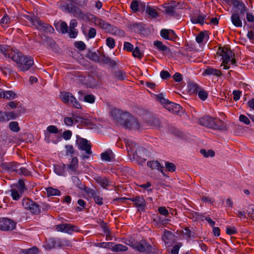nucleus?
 Masks as SVG:
<instances>
[{"label":"nucleus","instance_id":"nucleus-15","mask_svg":"<svg viewBox=\"0 0 254 254\" xmlns=\"http://www.w3.org/2000/svg\"><path fill=\"white\" fill-rule=\"evenodd\" d=\"M134 203V205L138 208L139 211L144 210L146 206V202L142 196H137L134 197L128 198Z\"/></svg>","mask_w":254,"mask_h":254},{"label":"nucleus","instance_id":"nucleus-41","mask_svg":"<svg viewBox=\"0 0 254 254\" xmlns=\"http://www.w3.org/2000/svg\"><path fill=\"white\" fill-rule=\"evenodd\" d=\"M14 188L17 189L18 190H20V192H24V191L26 190L24 182L23 180H19L17 184Z\"/></svg>","mask_w":254,"mask_h":254},{"label":"nucleus","instance_id":"nucleus-51","mask_svg":"<svg viewBox=\"0 0 254 254\" xmlns=\"http://www.w3.org/2000/svg\"><path fill=\"white\" fill-rule=\"evenodd\" d=\"M84 101L85 102L93 104L95 102V97L91 94L86 95L84 97Z\"/></svg>","mask_w":254,"mask_h":254},{"label":"nucleus","instance_id":"nucleus-3","mask_svg":"<svg viewBox=\"0 0 254 254\" xmlns=\"http://www.w3.org/2000/svg\"><path fill=\"white\" fill-rule=\"evenodd\" d=\"M127 243L135 251L139 253L149 254L155 252V249L153 248L150 244L144 239L140 241H129Z\"/></svg>","mask_w":254,"mask_h":254},{"label":"nucleus","instance_id":"nucleus-53","mask_svg":"<svg viewBox=\"0 0 254 254\" xmlns=\"http://www.w3.org/2000/svg\"><path fill=\"white\" fill-rule=\"evenodd\" d=\"M157 99L164 105V106L169 101L165 98L164 95L162 93L156 95Z\"/></svg>","mask_w":254,"mask_h":254},{"label":"nucleus","instance_id":"nucleus-11","mask_svg":"<svg viewBox=\"0 0 254 254\" xmlns=\"http://www.w3.org/2000/svg\"><path fill=\"white\" fill-rule=\"evenodd\" d=\"M15 223L11 219L7 218H0V230L2 231H10L15 228Z\"/></svg>","mask_w":254,"mask_h":254},{"label":"nucleus","instance_id":"nucleus-55","mask_svg":"<svg viewBox=\"0 0 254 254\" xmlns=\"http://www.w3.org/2000/svg\"><path fill=\"white\" fill-rule=\"evenodd\" d=\"M74 5L72 4H65L61 6L62 9L63 11H64L65 12H67L69 13H71L72 10V8L73 7Z\"/></svg>","mask_w":254,"mask_h":254},{"label":"nucleus","instance_id":"nucleus-16","mask_svg":"<svg viewBox=\"0 0 254 254\" xmlns=\"http://www.w3.org/2000/svg\"><path fill=\"white\" fill-rule=\"evenodd\" d=\"M161 36L165 40L175 41L177 36L175 32L171 29H163L160 31Z\"/></svg>","mask_w":254,"mask_h":254},{"label":"nucleus","instance_id":"nucleus-22","mask_svg":"<svg viewBox=\"0 0 254 254\" xmlns=\"http://www.w3.org/2000/svg\"><path fill=\"white\" fill-rule=\"evenodd\" d=\"M94 179L96 182L104 189H107L108 187L111 185V182L105 177L96 176Z\"/></svg>","mask_w":254,"mask_h":254},{"label":"nucleus","instance_id":"nucleus-6","mask_svg":"<svg viewBox=\"0 0 254 254\" xmlns=\"http://www.w3.org/2000/svg\"><path fill=\"white\" fill-rule=\"evenodd\" d=\"M76 143L79 149L85 151L86 154H82V158L83 159H88L89 155L92 154L90 143L87 139L82 138H78Z\"/></svg>","mask_w":254,"mask_h":254},{"label":"nucleus","instance_id":"nucleus-21","mask_svg":"<svg viewBox=\"0 0 254 254\" xmlns=\"http://www.w3.org/2000/svg\"><path fill=\"white\" fill-rule=\"evenodd\" d=\"M1 167L4 170L16 173L18 164L15 162L2 163L1 164Z\"/></svg>","mask_w":254,"mask_h":254},{"label":"nucleus","instance_id":"nucleus-25","mask_svg":"<svg viewBox=\"0 0 254 254\" xmlns=\"http://www.w3.org/2000/svg\"><path fill=\"white\" fill-rule=\"evenodd\" d=\"M108 32L112 35L120 37H124L125 35V32L123 30L112 25H111Z\"/></svg>","mask_w":254,"mask_h":254},{"label":"nucleus","instance_id":"nucleus-20","mask_svg":"<svg viewBox=\"0 0 254 254\" xmlns=\"http://www.w3.org/2000/svg\"><path fill=\"white\" fill-rule=\"evenodd\" d=\"M202 75L203 76L214 75L217 77H220L222 75V72L219 69L214 68L210 66H207L206 68L203 70L202 72Z\"/></svg>","mask_w":254,"mask_h":254},{"label":"nucleus","instance_id":"nucleus-47","mask_svg":"<svg viewBox=\"0 0 254 254\" xmlns=\"http://www.w3.org/2000/svg\"><path fill=\"white\" fill-rule=\"evenodd\" d=\"M246 211L248 213V216L254 220V205H249Z\"/></svg>","mask_w":254,"mask_h":254},{"label":"nucleus","instance_id":"nucleus-17","mask_svg":"<svg viewBox=\"0 0 254 254\" xmlns=\"http://www.w3.org/2000/svg\"><path fill=\"white\" fill-rule=\"evenodd\" d=\"M71 13L73 16L82 20L86 21L90 19V15L91 14L89 13H84L81 10L77 7L74 6L72 8Z\"/></svg>","mask_w":254,"mask_h":254},{"label":"nucleus","instance_id":"nucleus-48","mask_svg":"<svg viewBox=\"0 0 254 254\" xmlns=\"http://www.w3.org/2000/svg\"><path fill=\"white\" fill-rule=\"evenodd\" d=\"M132 51V55L134 58H137L139 59H141L143 56V54L140 52V51L138 47H136Z\"/></svg>","mask_w":254,"mask_h":254},{"label":"nucleus","instance_id":"nucleus-62","mask_svg":"<svg viewBox=\"0 0 254 254\" xmlns=\"http://www.w3.org/2000/svg\"><path fill=\"white\" fill-rule=\"evenodd\" d=\"M67 25L65 22H62L60 25V29L62 33H66L67 32Z\"/></svg>","mask_w":254,"mask_h":254},{"label":"nucleus","instance_id":"nucleus-63","mask_svg":"<svg viewBox=\"0 0 254 254\" xmlns=\"http://www.w3.org/2000/svg\"><path fill=\"white\" fill-rule=\"evenodd\" d=\"M47 130L50 133H57L58 132V129L55 126H49L47 128Z\"/></svg>","mask_w":254,"mask_h":254},{"label":"nucleus","instance_id":"nucleus-61","mask_svg":"<svg viewBox=\"0 0 254 254\" xmlns=\"http://www.w3.org/2000/svg\"><path fill=\"white\" fill-rule=\"evenodd\" d=\"M124 49L127 52H131L133 50V46L128 42H125L124 44Z\"/></svg>","mask_w":254,"mask_h":254},{"label":"nucleus","instance_id":"nucleus-13","mask_svg":"<svg viewBox=\"0 0 254 254\" xmlns=\"http://www.w3.org/2000/svg\"><path fill=\"white\" fill-rule=\"evenodd\" d=\"M17 51H14L9 46L0 45V54L3 55L6 58H10L12 60L14 55L16 54Z\"/></svg>","mask_w":254,"mask_h":254},{"label":"nucleus","instance_id":"nucleus-58","mask_svg":"<svg viewBox=\"0 0 254 254\" xmlns=\"http://www.w3.org/2000/svg\"><path fill=\"white\" fill-rule=\"evenodd\" d=\"M165 167L169 172H174L176 170V166L175 165L172 163L169 162H167L165 163Z\"/></svg>","mask_w":254,"mask_h":254},{"label":"nucleus","instance_id":"nucleus-46","mask_svg":"<svg viewBox=\"0 0 254 254\" xmlns=\"http://www.w3.org/2000/svg\"><path fill=\"white\" fill-rule=\"evenodd\" d=\"M90 19L91 20L93 21L94 24L100 27H101L102 23L103 21V19L97 18L96 16H95L94 15H92V14H91V15H90Z\"/></svg>","mask_w":254,"mask_h":254},{"label":"nucleus","instance_id":"nucleus-31","mask_svg":"<svg viewBox=\"0 0 254 254\" xmlns=\"http://www.w3.org/2000/svg\"><path fill=\"white\" fill-rule=\"evenodd\" d=\"M127 247L122 244H114L112 245L111 250L114 252H124L127 250Z\"/></svg>","mask_w":254,"mask_h":254},{"label":"nucleus","instance_id":"nucleus-38","mask_svg":"<svg viewBox=\"0 0 254 254\" xmlns=\"http://www.w3.org/2000/svg\"><path fill=\"white\" fill-rule=\"evenodd\" d=\"M205 18V16L204 15H198L194 16L191 20L193 23H199L201 25H203L204 23Z\"/></svg>","mask_w":254,"mask_h":254},{"label":"nucleus","instance_id":"nucleus-1","mask_svg":"<svg viewBox=\"0 0 254 254\" xmlns=\"http://www.w3.org/2000/svg\"><path fill=\"white\" fill-rule=\"evenodd\" d=\"M12 61L16 64L20 71H26L34 64L33 59L28 56H24L19 51L12 58Z\"/></svg>","mask_w":254,"mask_h":254},{"label":"nucleus","instance_id":"nucleus-56","mask_svg":"<svg viewBox=\"0 0 254 254\" xmlns=\"http://www.w3.org/2000/svg\"><path fill=\"white\" fill-rule=\"evenodd\" d=\"M66 149V154L67 155H72L74 153V149L72 145H66L65 146Z\"/></svg>","mask_w":254,"mask_h":254},{"label":"nucleus","instance_id":"nucleus-12","mask_svg":"<svg viewBox=\"0 0 254 254\" xmlns=\"http://www.w3.org/2000/svg\"><path fill=\"white\" fill-rule=\"evenodd\" d=\"M56 230L61 232H64L71 234L73 232H77V227L69 224H62L56 226Z\"/></svg>","mask_w":254,"mask_h":254},{"label":"nucleus","instance_id":"nucleus-50","mask_svg":"<svg viewBox=\"0 0 254 254\" xmlns=\"http://www.w3.org/2000/svg\"><path fill=\"white\" fill-rule=\"evenodd\" d=\"M16 173L19 175H23L24 176L30 175V171L24 167H20L19 168H17Z\"/></svg>","mask_w":254,"mask_h":254},{"label":"nucleus","instance_id":"nucleus-19","mask_svg":"<svg viewBox=\"0 0 254 254\" xmlns=\"http://www.w3.org/2000/svg\"><path fill=\"white\" fill-rule=\"evenodd\" d=\"M164 107L170 112L174 114L179 113L181 109V107L179 104H175L170 101L167 102Z\"/></svg>","mask_w":254,"mask_h":254},{"label":"nucleus","instance_id":"nucleus-27","mask_svg":"<svg viewBox=\"0 0 254 254\" xmlns=\"http://www.w3.org/2000/svg\"><path fill=\"white\" fill-rule=\"evenodd\" d=\"M101 158L103 161L110 162L114 159V154L111 150H108L101 154Z\"/></svg>","mask_w":254,"mask_h":254},{"label":"nucleus","instance_id":"nucleus-49","mask_svg":"<svg viewBox=\"0 0 254 254\" xmlns=\"http://www.w3.org/2000/svg\"><path fill=\"white\" fill-rule=\"evenodd\" d=\"M114 245L113 243L111 242H102V243H99L96 244V246L98 247H101L103 248H107V249H111L112 247V245Z\"/></svg>","mask_w":254,"mask_h":254},{"label":"nucleus","instance_id":"nucleus-10","mask_svg":"<svg viewBox=\"0 0 254 254\" xmlns=\"http://www.w3.org/2000/svg\"><path fill=\"white\" fill-rule=\"evenodd\" d=\"M110 113L113 119L121 124H123L126 118L129 116V113L122 112V111L116 108L113 109Z\"/></svg>","mask_w":254,"mask_h":254},{"label":"nucleus","instance_id":"nucleus-54","mask_svg":"<svg viewBox=\"0 0 254 254\" xmlns=\"http://www.w3.org/2000/svg\"><path fill=\"white\" fill-rule=\"evenodd\" d=\"M198 96L202 100H205L208 96L207 93L204 90H200L198 92Z\"/></svg>","mask_w":254,"mask_h":254},{"label":"nucleus","instance_id":"nucleus-24","mask_svg":"<svg viewBox=\"0 0 254 254\" xmlns=\"http://www.w3.org/2000/svg\"><path fill=\"white\" fill-rule=\"evenodd\" d=\"M16 97V94L11 90L4 91L0 89V98H3L8 100H12Z\"/></svg>","mask_w":254,"mask_h":254},{"label":"nucleus","instance_id":"nucleus-34","mask_svg":"<svg viewBox=\"0 0 254 254\" xmlns=\"http://www.w3.org/2000/svg\"><path fill=\"white\" fill-rule=\"evenodd\" d=\"M114 75L115 78L119 80H124L126 78V73L121 70L115 71Z\"/></svg>","mask_w":254,"mask_h":254},{"label":"nucleus","instance_id":"nucleus-42","mask_svg":"<svg viewBox=\"0 0 254 254\" xmlns=\"http://www.w3.org/2000/svg\"><path fill=\"white\" fill-rule=\"evenodd\" d=\"M200 152L204 157H213L215 155V152L212 150H206L204 149H201L200 150Z\"/></svg>","mask_w":254,"mask_h":254},{"label":"nucleus","instance_id":"nucleus-29","mask_svg":"<svg viewBox=\"0 0 254 254\" xmlns=\"http://www.w3.org/2000/svg\"><path fill=\"white\" fill-rule=\"evenodd\" d=\"M20 115L19 113L10 112H4V122H8L10 120L15 119Z\"/></svg>","mask_w":254,"mask_h":254},{"label":"nucleus","instance_id":"nucleus-44","mask_svg":"<svg viewBox=\"0 0 254 254\" xmlns=\"http://www.w3.org/2000/svg\"><path fill=\"white\" fill-rule=\"evenodd\" d=\"M147 166L149 167L152 168V169H160V168H162V167L160 166L159 162L158 161H148L147 162Z\"/></svg>","mask_w":254,"mask_h":254},{"label":"nucleus","instance_id":"nucleus-39","mask_svg":"<svg viewBox=\"0 0 254 254\" xmlns=\"http://www.w3.org/2000/svg\"><path fill=\"white\" fill-rule=\"evenodd\" d=\"M48 196L60 195V191L56 189L50 187L46 189Z\"/></svg>","mask_w":254,"mask_h":254},{"label":"nucleus","instance_id":"nucleus-14","mask_svg":"<svg viewBox=\"0 0 254 254\" xmlns=\"http://www.w3.org/2000/svg\"><path fill=\"white\" fill-rule=\"evenodd\" d=\"M85 192L89 196H91L94 199L96 204L99 205H101L103 204V198L100 196L98 191L89 188L86 189Z\"/></svg>","mask_w":254,"mask_h":254},{"label":"nucleus","instance_id":"nucleus-32","mask_svg":"<svg viewBox=\"0 0 254 254\" xmlns=\"http://www.w3.org/2000/svg\"><path fill=\"white\" fill-rule=\"evenodd\" d=\"M11 196L12 199L14 200H18L21 197L23 192H20L17 189H15L14 187L12 188L10 190Z\"/></svg>","mask_w":254,"mask_h":254},{"label":"nucleus","instance_id":"nucleus-59","mask_svg":"<svg viewBox=\"0 0 254 254\" xmlns=\"http://www.w3.org/2000/svg\"><path fill=\"white\" fill-rule=\"evenodd\" d=\"M9 23L10 18L7 15H4L1 19L0 24L3 27H5Z\"/></svg>","mask_w":254,"mask_h":254},{"label":"nucleus","instance_id":"nucleus-35","mask_svg":"<svg viewBox=\"0 0 254 254\" xmlns=\"http://www.w3.org/2000/svg\"><path fill=\"white\" fill-rule=\"evenodd\" d=\"M163 7L164 9V12L166 14L172 16H174L175 14V10L171 4L169 5H163Z\"/></svg>","mask_w":254,"mask_h":254},{"label":"nucleus","instance_id":"nucleus-2","mask_svg":"<svg viewBox=\"0 0 254 254\" xmlns=\"http://www.w3.org/2000/svg\"><path fill=\"white\" fill-rule=\"evenodd\" d=\"M198 124L214 129L223 130L226 128L223 122L218 118H213L208 116H205L198 120Z\"/></svg>","mask_w":254,"mask_h":254},{"label":"nucleus","instance_id":"nucleus-43","mask_svg":"<svg viewBox=\"0 0 254 254\" xmlns=\"http://www.w3.org/2000/svg\"><path fill=\"white\" fill-rule=\"evenodd\" d=\"M9 127L10 129L13 132H18L20 130L18 123L17 122H11L9 124Z\"/></svg>","mask_w":254,"mask_h":254},{"label":"nucleus","instance_id":"nucleus-60","mask_svg":"<svg viewBox=\"0 0 254 254\" xmlns=\"http://www.w3.org/2000/svg\"><path fill=\"white\" fill-rule=\"evenodd\" d=\"M184 4L180 3L178 1H174L171 4V5L173 7V8L176 10V9H181L184 8Z\"/></svg>","mask_w":254,"mask_h":254},{"label":"nucleus","instance_id":"nucleus-26","mask_svg":"<svg viewBox=\"0 0 254 254\" xmlns=\"http://www.w3.org/2000/svg\"><path fill=\"white\" fill-rule=\"evenodd\" d=\"M146 13L150 18H155L159 16V13L155 7L148 5L146 7Z\"/></svg>","mask_w":254,"mask_h":254},{"label":"nucleus","instance_id":"nucleus-36","mask_svg":"<svg viewBox=\"0 0 254 254\" xmlns=\"http://www.w3.org/2000/svg\"><path fill=\"white\" fill-rule=\"evenodd\" d=\"M153 44L154 46L156 47L159 51L164 52L168 50L167 47L164 45L163 43L160 41H155Z\"/></svg>","mask_w":254,"mask_h":254},{"label":"nucleus","instance_id":"nucleus-28","mask_svg":"<svg viewBox=\"0 0 254 254\" xmlns=\"http://www.w3.org/2000/svg\"><path fill=\"white\" fill-rule=\"evenodd\" d=\"M232 23L236 27H241L242 26V21L240 19V16L237 13L232 14L231 17Z\"/></svg>","mask_w":254,"mask_h":254},{"label":"nucleus","instance_id":"nucleus-45","mask_svg":"<svg viewBox=\"0 0 254 254\" xmlns=\"http://www.w3.org/2000/svg\"><path fill=\"white\" fill-rule=\"evenodd\" d=\"M22 253L24 254H37L39 253V250L36 247H32L28 249L22 250Z\"/></svg>","mask_w":254,"mask_h":254},{"label":"nucleus","instance_id":"nucleus-7","mask_svg":"<svg viewBox=\"0 0 254 254\" xmlns=\"http://www.w3.org/2000/svg\"><path fill=\"white\" fill-rule=\"evenodd\" d=\"M22 204L24 208L34 214H38L41 212V207L36 202L28 198L22 199Z\"/></svg>","mask_w":254,"mask_h":254},{"label":"nucleus","instance_id":"nucleus-4","mask_svg":"<svg viewBox=\"0 0 254 254\" xmlns=\"http://www.w3.org/2000/svg\"><path fill=\"white\" fill-rule=\"evenodd\" d=\"M23 17L29 21L33 26L39 30H43L47 33H52L54 32V29L50 24L45 23L40 20L33 14L28 13L23 15Z\"/></svg>","mask_w":254,"mask_h":254},{"label":"nucleus","instance_id":"nucleus-52","mask_svg":"<svg viewBox=\"0 0 254 254\" xmlns=\"http://www.w3.org/2000/svg\"><path fill=\"white\" fill-rule=\"evenodd\" d=\"M107 46L110 49H113L115 46V40L111 37H108L106 40Z\"/></svg>","mask_w":254,"mask_h":254},{"label":"nucleus","instance_id":"nucleus-23","mask_svg":"<svg viewBox=\"0 0 254 254\" xmlns=\"http://www.w3.org/2000/svg\"><path fill=\"white\" fill-rule=\"evenodd\" d=\"M78 160L76 157L71 159L70 164L67 165V168L70 171L73 173L74 174L78 175L79 172L77 170L78 167Z\"/></svg>","mask_w":254,"mask_h":254},{"label":"nucleus","instance_id":"nucleus-5","mask_svg":"<svg viewBox=\"0 0 254 254\" xmlns=\"http://www.w3.org/2000/svg\"><path fill=\"white\" fill-rule=\"evenodd\" d=\"M217 54L222 57V64L221 66H223L224 69H228L230 66L228 64L230 62L231 59L234 57V53L229 48L224 47L223 48L220 47L218 49Z\"/></svg>","mask_w":254,"mask_h":254},{"label":"nucleus","instance_id":"nucleus-9","mask_svg":"<svg viewBox=\"0 0 254 254\" xmlns=\"http://www.w3.org/2000/svg\"><path fill=\"white\" fill-rule=\"evenodd\" d=\"M123 125L128 129H135L138 131L143 128L142 125H140L138 121L132 117L130 114L123 122Z\"/></svg>","mask_w":254,"mask_h":254},{"label":"nucleus","instance_id":"nucleus-30","mask_svg":"<svg viewBox=\"0 0 254 254\" xmlns=\"http://www.w3.org/2000/svg\"><path fill=\"white\" fill-rule=\"evenodd\" d=\"M65 165L62 164L54 166L55 172L59 175L64 176L65 174Z\"/></svg>","mask_w":254,"mask_h":254},{"label":"nucleus","instance_id":"nucleus-18","mask_svg":"<svg viewBox=\"0 0 254 254\" xmlns=\"http://www.w3.org/2000/svg\"><path fill=\"white\" fill-rule=\"evenodd\" d=\"M124 142L126 145L128 152H130L132 155H137V146L135 143L132 140L128 138L124 139Z\"/></svg>","mask_w":254,"mask_h":254},{"label":"nucleus","instance_id":"nucleus-57","mask_svg":"<svg viewBox=\"0 0 254 254\" xmlns=\"http://www.w3.org/2000/svg\"><path fill=\"white\" fill-rule=\"evenodd\" d=\"M139 5L138 1L136 0H133L130 4V7L134 12H136L139 10Z\"/></svg>","mask_w":254,"mask_h":254},{"label":"nucleus","instance_id":"nucleus-64","mask_svg":"<svg viewBox=\"0 0 254 254\" xmlns=\"http://www.w3.org/2000/svg\"><path fill=\"white\" fill-rule=\"evenodd\" d=\"M239 120L241 122H243L246 125H249L250 124V121L249 119L245 115H241L239 117Z\"/></svg>","mask_w":254,"mask_h":254},{"label":"nucleus","instance_id":"nucleus-40","mask_svg":"<svg viewBox=\"0 0 254 254\" xmlns=\"http://www.w3.org/2000/svg\"><path fill=\"white\" fill-rule=\"evenodd\" d=\"M198 86L194 82H190L188 84V89L189 92L191 93H194L198 91L199 89Z\"/></svg>","mask_w":254,"mask_h":254},{"label":"nucleus","instance_id":"nucleus-37","mask_svg":"<svg viewBox=\"0 0 254 254\" xmlns=\"http://www.w3.org/2000/svg\"><path fill=\"white\" fill-rule=\"evenodd\" d=\"M172 236V233L167 230L164 231L162 236V240L165 244H169Z\"/></svg>","mask_w":254,"mask_h":254},{"label":"nucleus","instance_id":"nucleus-33","mask_svg":"<svg viewBox=\"0 0 254 254\" xmlns=\"http://www.w3.org/2000/svg\"><path fill=\"white\" fill-rule=\"evenodd\" d=\"M72 181L73 184L76 186V187L79 188L80 190H84L85 191L87 188H86L85 186L82 184L81 182L79 180L78 177L75 176H72L71 177Z\"/></svg>","mask_w":254,"mask_h":254},{"label":"nucleus","instance_id":"nucleus-8","mask_svg":"<svg viewBox=\"0 0 254 254\" xmlns=\"http://www.w3.org/2000/svg\"><path fill=\"white\" fill-rule=\"evenodd\" d=\"M61 98L65 104H70L77 109H81V106L77 99L69 92H63L61 93Z\"/></svg>","mask_w":254,"mask_h":254}]
</instances>
